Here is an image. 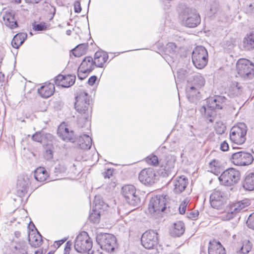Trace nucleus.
Wrapping results in <instances>:
<instances>
[{
    "mask_svg": "<svg viewBox=\"0 0 254 254\" xmlns=\"http://www.w3.org/2000/svg\"><path fill=\"white\" fill-rule=\"evenodd\" d=\"M74 108L78 113L77 119L78 124H84L91 117L92 107L90 105L88 94L85 91H81L75 97Z\"/></svg>",
    "mask_w": 254,
    "mask_h": 254,
    "instance_id": "obj_1",
    "label": "nucleus"
},
{
    "mask_svg": "<svg viewBox=\"0 0 254 254\" xmlns=\"http://www.w3.org/2000/svg\"><path fill=\"white\" fill-rule=\"evenodd\" d=\"M226 98L222 96H215L207 99V108L203 106L200 112L203 114L205 120L208 123H213L217 117L216 110L222 109L226 101Z\"/></svg>",
    "mask_w": 254,
    "mask_h": 254,
    "instance_id": "obj_2",
    "label": "nucleus"
},
{
    "mask_svg": "<svg viewBox=\"0 0 254 254\" xmlns=\"http://www.w3.org/2000/svg\"><path fill=\"white\" fill-rule=\"evenodd\" d=\"M179 18L182 24L189 28L197 27L201 22V18L197 10L183 5L180 7Z\"/></svg>",
    "mask_w": 254,
    "mask_h": 254,
    "instance_id": "obj_3",
    "label": "nucleus"
},
{
    "mask_svg": "<svg viewBox=\"0 0 254 254\" xmlns=\"http://www.w3.org/2000/svg\"><path fill=\"white\" fill-rule=\"evenodd\" d=\"M166 195H157L152 197L149 201L148 207V212L153 217L159 216L161 213L167 208L166 198Z\"/></svg>",
    "mask_w": 254,
    "mask_h": 254,
    "instance_id": "obj_4",
    "label": "nucleus"
},
{
    "mask_svg": "<svg viewBox=\"0 0 254 254\" xmlns=\"http://www.w3.org/2000/svg\"><path fill=\"white\" fill-rule=\"evenodd\" d=\"M176 157L170 154H165L160 158L158 173L163 177L171 175L174 172Z\"/></svg>",
    "mask_w": 254,
    "mask_h": 254,
    "instance_id": "obj_5",
    "label": "nucleus"
},
{
    "mask_svg": "<svg viewBox=\"0 0 254 254\" xmlns=\"http://www.w3.org/2000/svg\"><path fill=\"white\" fill-rule=\"evenodd\" d=\"M240 172L234 168H229L224 171L218 177L220 184L231 187L237 184L241 179Z\"/></svg>",
    "mask_w": 254,
    "mask_h": 254,
    "instance_id": "obj_6",
    "label": "nucleus"
},
{
    "mask_svg": "<svg viewBox=\"0 0 254 254\" xmlns=\"http://www.w3.org/2000/svg\"><path fill=\"white\" fill-rule=\"evenodd\" d=\"M191 58L192 63L195 67L202 69L208 63L207 51L203 46H197L192 51Z\"/></svg>",
    "mask_w": 254,
    "mask_h": 254,
    "instance_id": "obj_7",
    "label": "nucleus"
},
{
    "mask_svg": "<svg viewBox=\"0 0 254 254\" xmlns=\"http://www.w3.org/2000/svg\"><path fill=\"white\" fill-rule=\"evenodd\" d=\"M237 69L238 73L245 80L253 79L254 77V64L246 59H241L237 62Z\"/></svg>",
    "mask_w": 254,
    "mask_h": 254,
    "instance_id": "obj_8",
    "label": "nucleus"
},
{
    "mask_svg": "<svg viewBox=\"0 0 254 254\" xmlns=\"http://www.w3.org/2000/svg\"><path fill=\"white\" fill-rule=\"evenodd\" d=\"M248 127L244 123H240L233 127L230 132V139L237 144H243L246 140Z\"/></svg>",
    "mask_w": 254,
    "mask_h": 254,
    "instance_id": "obj_9",
    "label": "nucleus"
},
{
    "mask_svg": "<svg viewBox=\"0 0 254 254\" xmlns=\"http://www.w3.org/2000/svg\"><path fill=\"white\" fill-rule=\"evenodd\" d=\"M74 247L75 250L79 253H85L91 249L92 241L87 232H83L76 237Z\"/></svg>",
    "mask_w": 254,
    "mask_h": 254,
    "instance_id": "obj_10",
    "label": "nucleus"
},
{
    "mask_svg": "<svg viewBox=\"0 0 254 254\" xmlns=\"http://www.w3.org/2000/svg\"><path fill=\"white\" fill-rule=\"evenodd\" d=\"M96 242L102 250L110 252L115 249L116 238L111 234L100 233L96 236Z\"/></svg>",
    "mask_w": 254,
    "mask_h": 254,
    "instance_id": "obj_11",
    "label": "nucleus"
},
{
    "mask_svg": "<svg viewBox=\"0 0 254 254\" xmlns=\"http://www.w3.org/2000/svg\"><path fill=\"white\" fill-rule=\"evenodd\" d=\"M122 194L129 205L134 207L140 205V198L136 194V189L133 186L128 185L123 187Z\"/></svg>",
    "mask_w": 254,
    "mask_h": 254,
    "instance_id": "obj_12",
    "label": "nucleus"
},
{
    "mask_svg": "<svg viewBox=\"0 0 254 254\" xmlns=\"http://www.w3.org/2000/svg\"><path fill=\"white\" fill-rule=\"evenodd\" d=\"M231 160L235 165L247 166L253 162L254 158L251 153L241 151L233 153Z\"/></svg>",
    "mask_w": 254,
    "mask_h": 254,
    "instance_id": "obj_13",
    "label": "nucleus"
},
{
    "mask_svg": "<svg viewBox=\"0 0 254 254\" xmlns=\"http://www.w3.org/2000/svg\"><path fill=\"white\" fill-rule=\"evenodd\" d=\"M139 181L146 186H151L157 181V175L152 168L142 170L138 175Z\"/></svg>",
    "mask_w": 254,
    "mask_h": 254,
    "instance_id": "obj_14",
    "label": "nucleus"
},
{
    "mask_svg": "<svg viewBox=\"0 0 254 254\" xmlns=\"http://www.w3.org/2000/svg\"><path fill=\"white\" fill-rule=\"evenodd\" d=\"M158 234L149 230L145 232L141 238L142 245L146 249H151L158 244Z\"/></svg>",
    "mask_w": 254,
    "mask_h": 254,
    "instance_id": "obj_15",
    "label": "nucleus"
},
{
    "mask_svg": "<svg viewBox=\"0 0 254 254\" xmlns=\"http://www.w3.org/2000/svg\"><path fill=\"white\" fill-rule=\"evenodd\" d=\"M224 199V193L219 190H215L210 195V203L212 207L219 209L223 205Z\"/></svg>",
    "mask_w": 254,
    "mask_h": 254,
    "instance_id": "obj_16",
    "label": "nucleus"
},
{
    "mask_svg": "<svg viewBox=\"0 0 254 254\" xmlns=\"http://www.w3.org/2000/svg\"><path fill=\"white\" fill-rule=\"evenodd\" d=\"M30 185V179L28 176L23 175L19 176L17 182V193L21 196L27 193Z\"/></svg>",
    "mask_w": 254,
    "mask_h": 254,
    "instance_id": "obj_17",
    "label": "nucleus"
},
{
    "mask_svg": "<svg viewBox=\"0 0 254 254\" xmlns=\"http://www.w3.org/2000/svg\"><path fill=\"white\" fill-rule=\"evenodd\" d=\"M173 191L176 194H180L186 188L188 184V179L184 176L177 177L173 180Z\"/></svg>",
    "mask_w": 254,
    "mask_h": 254,
    "instance_id": "obj_18",
    "label": "nucleus"
},
{
    "mask_svg": "<svg viewBox=\"0 0 254 254\" xmlns=\"http://www.w3.org/2000/svg\"><path fill=\"white\" fill-rule=\"evenodd\" d=\"M57 134L60 137L65 141L74 142L76 137L72 130L69 131L68 128L64 126H60L57 130Z\"/></svg>",
    "mask_w": 254,
    "mask_h": 254,
    "instance_id": "obj_19",
    "label": "nucleus"
},
{
    "mask_svg": "<svg viewBox=\"0 0 254 254\" xmlns=\"http://www.w3.org/2000/svg\"><path fill=\"white\" fill-rule=\"evenodd\" d=\"M3 19L6 26L10 29H14L18 27L17 18L15 16L14 11L9 9L5 11L3 15Z\"/></svg>",
    "mask_w": 254,
    "mask_h": 254,
    "instance_id": "obj_20",
    "label": "nucleus"
},
{
    "mask_svg": "<svg viewBox=\"0 0 254 254\" xmlns=\"http://www.w3.org/2000/svg\"><path fill=\"white\" fill-rule=\"evenodd\" d=\"M205 83L204 78L199 73H197L190 77L188 80L187 85L190 86H193L194 88L200 90L204 86Z\"/></svg>",
    "mask_w": 254,
    "mask_h": 254,
    "instance_id": "obj_21",
    "label": "nucleus"
},
{
    "mask_svg": "<svg viewBox=\"0 0 254 254\" xmlns=\"http://www.w3.org/2000/svg\"><path fill=\"white\" fill-rule=\"evenodd\" d=\"M208 254H226L225 248L219 242L213 240L209 242Z\"/></svg>",
    "mask_w": 254,
    "mask_h": 254,
    "instance_id": "obj_22",
    "label": "nucleus"
},
{
    "mask_svg": "<svg viewBox=\"0 0 254 254\" xmlns=\"http://www.w3.org/2000/svg\"><path fill=\"white\" fill-rule=\"evenodd\" d=\"M55 85L52 83L45 84L38 89V93L44 98H48L55 92Z\"/></svg>",
    "mask_w": 254,
    "mask_h": 254,
    "instance_id": "obj_23",
    "label": "nucleus"
},
{
    "mask_svg": "<svg viewBox=\"0 0 254 254\" xmlns=\"http://www.w3.org/2000/svg\"><path fill=\"white\" fill-rule=\"evenodd\" d=\"M109 58L108 55L104 51H97L94 54L93 62L95 66L103 67L104 64L107 62Z\"/></svg>",
    "mask_w": 254,
    "mask_h": 254,
    "instance_id": "obj_24",
    "label": "nucleus"
},
{
    "mask_svg": "<svg viewBox=\"0 0 254 254\" xmlns=\"http://www.w3.org/2000/svg\"><path fill=\"white\" fill-rule=\"evenodd\" d=\"M186 96L190 102L193 103L197 101L200 97L199 90L187 85L186 88Z\"/></svg>",
    "mask_w": 254,
    "mask_h": 254,
    "instance_id": "obj_25",
    "label": "nucleus"
},
{
    "mask_svg": "<svg viewBox=\"0 0 254 254\" xmlns=\"http://www.w3.org/2000/svg\"><path fill=\"white\" fill-rule=\"evenodd\" d=\"M49 175L43 167H38L34 171V178L36 180L43 182L49 180Z\"/></svg>",
    "mask_w": 254,
    "mask_h": 254,
    "instance_id": "obj_26",
    "label": "nucleus"
},
{
    "mask_svg": "<svg viewBox=\"0 0 254 254\" xmlns=\"http://www.w3.org/2000/svg\"><path fill=\"white\" fill-rule=\"evenodd\" d=\"M243 188L248 191L254 190V172L247 175L242 182Z\"/></svg>",
    "mask_w": 254,
    "mask_h": 254,
    "instance_id": "obj_27",
    "label": "nucleus"
},
{
    "mask_svg": "<svg viewBox=\"0 0 254 254\" xmlns=\"http://www.w3.org/2000/svg\"><path fill=\"white\" fill-rule=\"evenodd\" d=\"M243 91L242 86L237 82L231 84L228 89V95L231 97H234L240 95Z\"/></svg>",
    "mask_w": 254,
    "mask_h": 254,
    "instance_id": "obj_28",
    "label": "nucleus"
},
{
    "mask_svg": "<svg viewBox=\"0 0 254 254\" xmlns=\"http://www.w3.org/2000/svg\"><path fill=\"white\" fill-rule=\"evenodd\" d=\"M174 227L170 230V234L173 237H179L185 232L184 224L182 221H178L174 223Z\"/></svg>",
    "mask_w": 254,
    "mask_h": 254,
    "instance_id": "obj_29",
    "label": "nucleus"
},
{
    "mask_svg": "<svg viewBox=\"0 0 254 254\" xmlns=\"http://www.w3.org/2000/svg\"><path fill=\"white\" fill-rule=\"evenodd\" d=\"M250 205V200L245 199L233 204L231 207L232 213H237Z\"/></svg>",
    "mask_w": 254,
    "mask_h": 254,
    "instance_id": "obj_30",
    "label": "nucleus"
},
{
    "mask_svg": "<svg viewBox=\"0 0 254 254\" xmlns=\"http://www.w3.org/2000/svg\"><path fill=\"white\" fill-rule=\"evenodd\" d=\"M243 46L245 50L254 49V32L248 34L244 39Z\"/></svg>",
    "mask_w": 254,
    "mask_h": 254,
    "instance_id": "obj_31",
    "label": "nucleus"
},
{
    "mask_svg": "<svg viewBox=\"0 0 254 254\" xmlns=\"http://www.w3.org/2000/svg\"><path fill=\"white\" fill-rule=\"evenodd\" d=\"M27 35L26 33H19L16 34L11 41V45L13 48L18 49L24 43L27 38Z\"/></svg>",
    "mask_w": 254,
    "mask_h": 254,
    "instance_id": "obj_32",
    "label": "nucleus"
},
{
    "mask_svg": "<svg viewBox=\"0 0 254 254\" xmlns=\"http://www.w3.org/2000/svg\"><path fill=\"white\" fill-rule=\"evenodd\" d=\"M95 66L93 58L91 56H87L82 60L79 68H84L88 71H92Z\"/></svg>",
    "mask_w": 254,
    "mask_h": 254,
    "instance_id": "obj_33",
    "label": "nucleus"
},
{
    "mask_svg": "<svg viewBox=\"0 0 254 254\" xmlns=\"http://www.w3.org/2000/svg\"><path fill=\"white\" fill-rule=\"evenodd\" d=\"M79 139L81 142L79 144L80 148L84 150H89L91 148L92 140L88 135L83 134L80 136Z\"/></svg>",
    "mask_w": 254,
    "mask_h": 254,
    "instance_id": "obj_34",
    "label": "nucleus"
},
{
    "mask_svg": "<svg viewBox=\"0 0 254 254\" xmlns=\"http://www.w3.org/2000/svg\"><path fill=\"white\" fill-rule=\"evenodd\" d=\"M28 240L32 246L36 248L40 246L42 242V236L41 234L37 231V234H29Z\"/></svg>",
    "mask_w": 254,
    "mask_h": 254,
    "instance_id": "obj_35",
    "label": "nucleus"
},
{
    "mask_svg": "<svg viewBox=\"0 0 254 254\" xmlns=\"http://www.w3.org/2000/svg\"><path fill=\"white\" fill-rule=\"evenodd\" d=\"M88 48V43L79 44L73 50V55L75 57H79L86 54Z\"/></svg>",
    "mask_w": 254,
    "mask_h": 254,
    "instance_id": "obj_36",
    "label": "nucleus"
},
{
    "mask_svg": "<svg viewBox=\"0 0 254 254\" xmlns=\"http://www.w3.org/2000/svg\"><path fill=\"white\" fill-rule=\"evenodd\" d=\"M180 48L175 43L173 42L168 43L165 48L164 51L166 55L171 54L172 56L176 55L179 52Z\"/></svg>",
    "mask_w": 254,
    "mask_h": 254,
    "instance_id": "obj_37",
    "label": "nucleus"
},
{
    "mask_svg": "<svg viewBox=\"0 0 254 254\" xmlns=\"http://www.w3.org/2000/svg\"><path fill=\"white\" fill-rule=\"evenodd\" d=\"M76 76L74 74H68L64 75V82H63V87L67 88L69 87L75 83Z\"/></svg>",
    "mask_w": 254,
    "mask_h": 254,
    "instance_id": "obj_38",
    "label": "nucleus"
},
{
    "mask_svg": "<svg viewBox=\"0 0 254 254\" xmlns=\"http://www.w3.org/2000/svg\"><path fill=\"white\" fill-rule=\"evenodd\" d=\"M252 247V245L249 240L244 241L239 253L243 254H247L251 250Z\"/></svg>",
    "mask_w": 254,
    "mask_h": 254,
    "instance_id": "obj_39",
    "label": "nucleus"
},
{
    "mask_svg": "<svg viewBox=\"0 0 254 254\" xmlns=\"http://www.w3.org/2000/svg\"><path fill=\"white\" fill-rule=\"evenodd\" d=\"M145 161L148 164L154 166H157L160 164V160H159L158 157L153 154L147 156L145 158Z\"/></svg>",
    "mask_w": 254,
    "mask_h": 254,
    "instance_id": "obj_40",
    "label": "nucleus"
},
{
    "mask_svg": "<svg viewBox=\"0 0 254 254\" xmlns=\"http://www.w3.org/2000/svg\"><path fill=\"white\" fill-rule=\"evenodd\" d=\"M89 220L94 224H97L100 220V213L99 212L93 209L92 212L89 216Z\"/></svg>",
    "mask_w": 254,
    "mask_h": 254,
    "instance_id": "obj_41",
    "label": "nucleus"
},
{
    "mask_svg": "<svg viewBox=\"0 0 254 254\" xmlns=\"http://www.w3.org/2000/svg\"><path fill=\"white\" fill-rule=\"evenodd\" d=\"M214 129L217 134H222L225 132L226 127L222 122H217L215 125Z\"/></svg>",
    "mask_w": 254,
    "mask_h": 254,
    "instance_id": "obj_42",
    "label": "nucleus"
},
{
    "mask_svg": "<svg viewBox=\"0 0 254 254\" xmlns=\"http://www.w3.org/2000/svg\"><path fill=\"white\" fill-rule=\"evenodd\" d=\"M49 145L50 144H47L44 154V157L48 160L52 159L53 157V151L52 149V147L51 146H49Z\"/></svg>",
    "mask_w": 254,
    "mask_h": 254,
    "instance_id": "obj_43",
    "label": "nucleus"
},
{
    "mask_svg": "<svg viewBox=\"0 0 254 254\" xmlns=\"http://www.w3.org/2000/svg\"><path fill=\"white\" fill-rule=\"evenodd\" d=\"M66 170V167L64 164H59L57 165L54 170V173L56 176L59 174L64 173Z\"/></svg>",
    "mask_w": 254,
    "mask_h": 254,
    "instance_id": "obj_44",
    "label": "nucleus"
},
{
    "mask_svg": "<svg viewBox=\"0 0 254 254\" xmlns=\"http://www.w3.org/2000/svg\"><path fill=\"white\" fill-rule=\"evenodd\" d=\"M188 75V72L186 70L184 69H179L177 73V77L178 80L180 81H183L185 79Z\"/></svg>",
    "mask_w": 254,
    "mask_h": 254,
    "instance_id": "obj_45",
    "label": "nucleus"
},
{
    "mask_svg": "<svg viewBox=\"0 0 254 254\" xmlns=\"http://www.w3.org/2000/svg\"><path fill=\"white\" fill-rule=\"evenodd\" d=\"M91 72V71H88V70H86L84 68L79 69L78 68L77 73L78 78L80 80H83L88 76L89 73Z\"/></svg>",
    "mask_w": 254,
    "mask_h": 254,
    "instance_id": "obj_46",
    "label": "nucleus"
},
{
    "mask_svg": "<svg viewBox=\"0 0 254 254\" xmlns=\"http://www.w3.org/2000/svg\"><path fill=\"white\" fill-rule=\"evenodd\" d=\"M218 164V162L215 160H213L209 163L210 167L211 168V172L216 175H218L221 173V172L219 171V169L217 168Z\"/></svg>",
    "mask_w": 254,
    "mask_h": 254,
    "instance_id": "obj_47",
    "label": "nucleus"
},
{
    "mask_svg": "<svg viewBox=\"0 0 254 254\" xmlns=\"http://www.w3.org/2000/svg\"><path fill=\"white\" fill-rule=\"evenodd\" d=\"M32 139L38 142H43L42 131L36 132L32 136Z\"/></svg>",
    "mask_w": 254,
    "mask_h": 254,
    "instance_id": "obj_48",
    "label": "nucleus"
},
{
    "mask_svg": "<svg viewBox=\"0 0 254 254\" xmlns=\"http://www.w3.org/2000/svg\"><path fill=\"white\" fill-rule=\"evenodd\" d=\"M246 223L249 228L254 229V213L249 216Z\"/></svg>",
    "mask_w": 254,
    "mask_h": 254,
    "instance_id": "obj_49",
    "label": "nucleus"
},
{
    "mask_svg": "<svg viewBox=\"0 0 254 254\" xmlns=\"http://www.w3.org/2000/svg\"><path fill=\"white\" fill-rule=\"evenodd\" d=\"M188 202L189 201L187 199H186L180 204L179 208L180 214H183L185 213Z\"/></svg>",
    "mask_w": 254,
    "mask_h": 254,
    "instance_id": "obj_50",
    "label": "nucleus"
},
{
    "mask_svg": "<svg viewBox=\"0 0 254 254\" xmlns=\"http://www.w3.org/2000/svg\"><path fill=\"white\" fill-rule=\"evenodd\" d=\"M199 215V212L197 210H194L193 211H190L187 213V217L189 219H191L192 220H195L197 219Z\"/></svg>",
    "mask_w": 254,
    "mask_h": 254,
    "instance_id": "obj_51",
    "label": "nucleus"
},
{
    "mask_svg": "<svg viewBox=\"0 0 254 254\" xmlns=\"http://www.w3.org/2000/svg\"><path fill=\"white\" fill-rule=\"evenodd\" d=\"M64 76L62 74H59L55 78V83L57 86H61L62 87L63 82H64Z\"/></svg>",
    "mask_w": 254,
    "mask_h": 254,
    "instance_id": "obj_52",
    "label": "nucleus"
},
{
    "mask_svg": "<svg viewBox=\"0 0 254 254\" xmlns=\"http://www.w3.org/2000/svg\"><path fill=\"white\" fill-rule=\"evenodd\" d=\"M42 137L43 142L46 140L51 142L54 138V137L52 134L45 132L43 131H42Z\"/></svg>",
    "mask_w": 254,
    "mask_h": 254,
    "instance_id": "obj_53",
    "label": "nucleus"
},
{
    "mask_svg": "<svg viewBox=\"0 0 254 254\" xmlns=\"http://www.w3.org/2000/svg\"><path fill=\"white\" fill-rule=\"evenodd\" d=\"M34 29L35 31H43L47 28V26L44 24L39 23L34 26Z\"/></svg>",
    "mask_w": 254,
    "mask_h": 254,
    "instance_id": "obj_54",
    "label": "nucleus"
},
{
    "mask_svg": "<svg viewBox=\"0 0 254 254\" xmlns=\"http://www.w3.org/2000/svg\"><path fill=\"white\" fill-rule=\"evenodd\" d=\"M72 245V243L70 241H68L66 242L64 249V254H69V251Z\"/></svg>",
    "mask_w": 254,
    "mask_h": 254,
    "instance_id": "obj_55",
    "label": "nucleus"
},
{
    "mask_svg": "<svg viewBox=\"0 0 254 254\" xmlns=\"http://www.w3.org/2000/svg\"><path fill=\"white\" fill-rule=\"evenodd\" d=\"M74 11L76 13H79L81 10V7L79 1H75L74 3Z\"/></svg>",
    "mask_w": 254,
    "mask_h": 254,
    "instance_id": "obj_56",
    "label": "nucleus"
},
{
    "mask_svg": "<svg viewBox=\"0 0 254 254\" xmlns=\"http://www.w3.org/2000/svg\"><path fill=\"white\" fill-rule=\"evenodd\" d=\"M114 170L112 169H108L103 174L105 178H110L112 176Z\"/></svg>",
    "mask_w": 254,
    "mask_h": 254,
    "instance_id": "obj_57",
    "label": "nucleus"
},
{
    "mask_svg": "<svg viewBox=\"0 0 254 254\" xmlns=\"http://www.w3.org/2000/svg\"><path fill=\"white\" fill-rule=\"evenodd\" d=\"M220 149L222 151H226L229 149V145L226 141H224L220 145Z\"/></svg>",
    "mask_w": 254,
    "mask_h": 254,
    "instance_id": "obj_58",
    "label": "nucleus"
},
{
    "mask_svg": "<svg viewBox=\"0 0 254 254\" xmlns=\"http://www.w3.org/2000/svg\"><path fill=\"white\" fill-rule=\"evenodd\" d=\"M97 79L96 75H92L88 80V83L89 85L93 86Z\"/></svg>",
    "mask_w": 254,
    "mask_h": 254,
    "instance_id": "obj_59",
    "label": "nucleus"
},
{
    "mask_svg": "<svg viewBox=\"0 0 254 254\" xmlns=\"http://www.w3.org/2000/svg\"><path fill=\"white\" fill-rule=\"evenodd\" d=\"M49 6L51 7V8H50V11L52 14V16L51 19H52L56 14V8L54 6L52 5L51 4H49Z\"/></svg>",
    "mask_w": 254,
    "mask_h": 254,
    "instance_id": "obj_60",
    "label": "nucleus"
},
{
    "mask_svg": "<svg viewBox=\"0 0 254 254\" xmlns=\"http://www.w3.org/2000/svg\"><path fill=\"white\" fill-rule=\"evenodd\" d=\"M66 238H64L62 240L56 241V243L58 246V248L60 247L66 240Z\"/></svg>",
    "mask_w": 254,
    "mask_h": 254,
    "instance_id": "obj_61",
    "label": "nucleus"
},
{
    "mask_svg": "<svg viewBox=\"0 0 254 254\" xmlns=\"http://www.w3.org/2000/svg\"><path fill=\"white\" fill-rule=\"evenodd\" d=\"M249 7L250 8L251 10L254 12V0L253 3L250 4Z\"/></svg>",
    "mask_w": 254,
    "mask_h": 254,
    "instance_id": "obj_62",
    "label": "nucleus"
},
{
    "mask_svg": "<svg viewBox=\"0 0 254 254\" xmlns=\"http://www.w3.org/2000/svg\"><path fill=\"white\" fill-rule=\"evenodd\" d=\"M31 226H32V227L34 229H35V230L36 231V232H37V231H38V230L37 229V228H36V227H35V225H34V224H33V223H32V222H30V223H29V227H30Z\"/></svg>",
    "mask_w": 254,
    "mask_h": 254,
    "instance_id": "obj_63",
    "label": "nucleus"
},
{
    "mask_svg": "<svg viewBox=\"0 0 254 254\" xmlns=\"http://www.w3.org/2000/svg\"><path fill=\"white\" fill-rule=\"evenodd\" d=\"M210 11L211 12V13H215L216 12V8H213L211 7L210 9Z\"/></svg>",
    "mask_w": 254,
    "mask_h": 254,
    "instance_id": "obj_64",
    "label": "nucleus"
}]
</instances>
